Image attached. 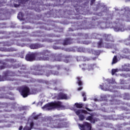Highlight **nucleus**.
<instances>
[{
  "label": "nucleus",
  "instance_id": "7ed1b4c3",
  "mask_svg": "<svg viewBox=\"0 0 130 130\" xmlns=\"http://www.w3.org/2000/svg\"><path fill=\"white\" fill-rule=\"evenodd\" d=\"M47 107H54V108H61L63 107L61 102H54L46 104L43 107V109L47 108Z\"/></svg>",
  "mask_w": 130,
  "mask_h": 130
},
{
  "label": "nucleus",
  "instance_id": "f8f14e48",
  "mask_svg": "<svg viewBox=\"0 0 130 130\" xmlns=\"http://www.w3.org/2000/svg\"><path fill=\"white\" fill-rule=\"evenodd\" d=\"M4 75L5 77H14L15 74V73L10 71H7L4 72Z\"/></svg>",
  "mask_w": 130,
  "mask_h": 130
},
{
  "label": "nucleus",
  "instance_id": "a18cd8bd",
  "mask_svg": "<svg viewBox=\"0 0 130 130\" xmlns=\"http://www.w3.org/2000/svg\"><path fill=\"white\" fill-rule=\"evenodd\" d=\"M81 90H83V87H80L78 88V91H81Z\"/></svg>",
  "mask_w": 130,
  "mask_h": 130
},
{
  "label": "nucleus",
  "instance_id": "c9c22d12",
  "mask_svg": "<svg viewBox=\"0 0 130 130\" xmlns=\"http://www.w3.org/2000/svg\"><path fill=\"white\" fill-rule=\"evenodd\" d=\"M125 10V13H126V12H128V11H129V8H128V7H125L124 8Z\"/></svg>",
  "mask_w": 130,
  "mask_h": 130
},
{
  "label": "nucleus",
  "instance_id": "7c9ffc66",
  "mask_svg": "<svg viewBox=\"0 0 130 130\" xmlns=\"http://www.w3.org/2000/svg\"><path fill=\"white\" fill-rule=\"evenodd\" d=\"M30 128L31 129H32V128H33V127L34 126V122L33 121L31 122L30 123Z\"/></svg>",
  "mask_w": 130,
  "mask_h": 130
},
{
  "label": "nucleus",
  "instance_id": "f3484780",
  "mask_svg": "<svg viewBox=\"0 0 130 130\" xmlns=\"http://www.w3.org/2000/svg\"><path fill=\"white\" fill-rule=\"evenodd\" d=\"M86 120H89L91 123H95V119L93 118L92 116H88L86 118Z\"/></svg>",
  "mask_w": 130,
  "mask_h": 130
},
{
  "label": "nucleus",
  "instance_id": "c85d7f7f",
  "mask_svg": "<svg viewBox=\"0 0 130 130\" xmlns=\"http://www.w3.org/2000/svg\"><path fill=\"white\" fill-rule=\"evenodd\" d=\"M116 72H117V70L112 69V76H114V75L115 74V73H116Z\"/></svg>",
  "mask_w": 130,
  "mask_h": 130
},
{
  "label": "nucleus",
  "instance_id": "49530a36",
  "mask_svg": "<svg viewBox=\"0 0 130 130\" xmlns=\"http://www.w3.org/2000/svg\"><path fill=\"white\" fill-rule=\"evenodd\" d=\"M87 100V97L84 96L83 98V101H86Z\"/></svg>",
  "mask_w": 130,
  "mask_h": 130
},
{
  "label": "nucleus",
  "instance_id": "09e8293b",
  "mask_svg": "<svg viewBox=\"0 0 130 130\" xmlns=\"http://www.w3.org/2000/svg\"><path fill=\"white\" fill-rule=\"evenodd\" d=\"M19 130H21V129H23V126H20L19 128Z\"/></svg>",
  "mask_w": 130,
  "mask_h": 130
},
{
  "label": "nucleus",
  "instance_id": "20e7f679",
  "mask_svg": "<svg viewBox=\"0 0 130 130\" xmlns=\"http://www.w3.org/2000/svg\"><path fill=\"white\" fill-rule=\"evenodd\" d=\"M20 94L23 98H26L30 95V88L27 86H23L20 89Z\"/></svg>",
  "mask_w": 130,
  "mask_h": 130
},
{
  "label": "nucleus",
  "instance_id": "39448f33",
  "mask_svg": "<svg viewBox=\"0 0 130 130\" xmlns=\"http://www.w3.org/2000/svg\"><path fill=\"white\" fill-rule=\"evenodd\" d=\"M81 130H92V126L90 123L85 122L83 124H79Z\"/></svg>",
  "mask_w": 130,
  "mask_h": 130
},
{
  "label": "nucleus",
  "instance_id": "0eeeda50",
  "mask_svg": "<svg viewBox=\"0 0 130 130\" xmlns=\"http://www.w3.org/2000/svg\"><path fill=\"white\" fill-rule=\"evenodd\" d=\"M30 49H38L39 48H42L44 47V45H42L39 43L31 44L29 45Z\"/></svg>",
  "mask_w": 130,
  "mask_h": 130
},
{
  "label": "nucleus",
  "instance_id": "4be33fe9",
  "mask_svg": "<svg viewBox=\"0 0 130 130\" xmlns=\"http://www.w3.org/2000/svg\"><path fill=\"white\" fill-rule=\"evenodd\" d=\"M118 60H117V56H114V57L113 58V60L112 62V64H114V63H116L117 62Z\"/></svg>",
  "mask_w": 130,
  "mask_h": 130
},
{
  "label": "nucleus",
  "instance_id": "864d4df0",
  "mask_svg": "<svg viewBox=\"0 0 130 130\" xmlns=\"http://www.w3.org/2000/svg\"><path fill=\"white\" fill-rule=\"evenodd\" d=\"M99 8V7H97V10H98Z\"/></svg>",
  "mask_w": 130,
  "mask_h": 130
},
{
  "label": "nucleus",
  "instance_id": "e433bc0d",
  "mask_svg": "<svg viewBox=\"0 0 130 130\" xmlns=\"http://www.w3.org/2000/svg\"><path fill=\"white\" fill-rule=\"evenodd\" d=\"M6 69V67L4 66H0V70H5Z\"/></svg>",
  "mask_w": 130,
  "mask_h": 130
},
{
  "label": "nucleus",
  "instance_id": "bb28decb",
  "mask_svg": "<svg viewBox=\"0 0 130 130\" xmlns=\"http://www.w3.org/2000/svg\"><path fill=\"white\" fill-rule=\"evenodd\" d=\"M0 46H9V45L7 44V42H3L0 43Z\"/></svg>",
  "mask_w": 130,
  "mask_h": 130
},
{
  "label": "nucleus",
  "instance_id": "c03bdc74",
  "mask_svg": "<svg viewBox=\"0 0 130 130\" xmlns=\"http://www.w3.org/2000/svg\"><path fill=\"white\" fill-rule=\"evenodd\" d=\"M2 28H4V24L0 23V29Z\"/></svg>",
  "mask_w": 130,
  "mask_h": 130
},
{
  "label": "nucleus",
  "instance_id": "37998d69",
  "mask_svg": "<svg viewBox=\"0 0 130 130\" xmlns=\"http://www.w3.org/2000/svg\"><path fill=\"white\" fill-rule=\"evenodd\" d=\"M106 46H108V48H111V46H110L109 44H107Z\"/></svg>",
  "mask_w": 130,
  "mask_h": 130
},
{
  "label": "nucleus",
  "instance_id": "de8ad7c7",
  "mask_svg": "<svg viewBox=\"0 0 130 130\" xmlns=\"http://www.w3.org/2000/svg\"><path fill=\"white\" fill-rule=\"evenodd\" d=\"M53 48H54V49H59V48L58 47H56V46H54Z\"/></svg>",
  "mask_w": 130,
  "mask_h": 130
},
{
  "label": "nucleus",
  "instance_id": "412c9836",
  "mask_svg": "<svg viewBox=\"0 0 130 130\" xmlns=\"http://www.w3.org/2000/svg\"><path fill=\"white\" fill-rule=\"evenodd\" d=\"M77 50L78 52H85V48L79 47L77 48Z\"/></svg>",
  "mask_w": 130,
  "mask_h": 130
},
{
  "label": "nucleus",
  "instance_id": "4c0bfd02",
  "mask_svg": "<svg viewBox=\"0 0 130 130\" xmlns=\"http://www.w3.org/2000/svg\"><path fill=\"white\" fill-rule=\"evenodd\" d=\"M100 87L102 90H104V85H100Z\"/></svg>",
  "mask_w": 130,
  "mask_h": 130
},
{
  "label": "nucleus",
  "instance_id": "2f4dec72",
  "mask_svg": "<svg viewBox=\"0 0 130 130\" xmlns=\"http://www.w3.org/2000/svg\"><path fill=\"white\" fill-rule=\"evenodd\" d=\"M23 130H31L30 127L28 126H25V127L23 128Z\"/></svg>",
  "mask_w": 130,
  "mask_h": 130
},
{
  "label": "nucleus",
  "instance_id": "a211bd4d",
  "mask_svg": "<svg viewBox=\"0 0 130 130\" xmlns=\"http://www.w3.org/2000/svg\"><path fill=\"white\" fill-rule=\"evenodd\" d=\"M65 59L64 60V62H66V63H68V62H70V60L72 59V56L71 55H66L65 56Z\"/></svg>",
  "mask_w": 130,
  "mask_h": 130
},
{
  "label": "nucleus",
  "instance_id": "2eb2a0df",
  "mask_svg": "<svg viewBox=\"0 0 130 130\" xmlns=\"http://www.w3.org/2000/svg\"><path fill=\"white\" fill-rule=\"evenodd\" d=\"M0 50L1 51H9V52H13V51H16V49L14 48H9L8 49H6L4 48H1Z\"/></svg>",
  "mask_w": 130,
  "mask_h": 130
},
{
  "label": "nucleus",
  "instance_id": "603ef678",
  "mask_svg": "<svg viewBox=\"0 0 130 130\" xmlns=\"http://www.w3.org/2000/svg\"><path fill=\"white\" fill-rule=\"evenodd\" d=\"M125 130H130V127H127Z\"/></svg>",
  "mask_w": 130,
  "mask_h": 130
},
{
  "label": "nucleus",
  "instance_id": "f704fd0d",
  "mask_svg": "<svg viewBox=\"0 0 130 130\" xmlns=\"http://www.w3.org/2000/svg\"><path fill=\"white\" fill-rule=\"evenodd\" d=\"M96 2V0H91L90 1V6H93L94 5V3Z\"/></svg>",
  "mask_w": 130,
  "mask_h": 130
},
{
  "label": "nucleus",
  "instance_id": "9d476101",
  "mask_svg": "<svg viewBox=\"0 0 130 130\" xmlns=\"http://www.w3.org/2000/svg\"><path fill=\"white\" fill-rule=\"evenodd\" d=\"M58 99L59 100H67L68 99V95L62 92H60L58 94Z\"/></svg>",
  "mask_w": 130,
  "mask_h": 130
},
{
  "label": "nucleus",
  "instance_id": "5701e85b",
  "mask_svg": "<svg viewBox=\"0 0 130 130\" xmlns=\"http://www.w3.org/2000/svg\"><path fill=\"white\" fill-rule=\"evenodd\" d=\"M78 116H79V119L82 121V120H84V119H85V116H84V115L83 114H79V115H77Z\"/></svg>",
  "mask_w": 130,
  "mask_h": 130
},
{
  "label": "nucleus",
  "instance_id": "c756f323",
  "mask_svg": "<svg viewBox=\"0 0 130 130\" xmlns=\"http://www.w3.org/2000/svg\"><path fill=\"white\" fill-rule=\"evenodd\" d=\"M93 36H95V37H93V38H95V39H98L99 38V37L100 35H97L96 34H94Z\"/></svg>",
  "mask_w": 130,
  "mask_h": 130
},
{
  "label": "nucleus",
  "instance_id": "ddd939ff",
  "mask_svg": "<svg viewBox=\"0 0 130 130\" xmlns=\"http://www.w3.org/2000/svg\"><path fill=\"white\" fill-rule=\"evenodd\" d=\"M75 113L77 115H79V114H81V113H84V114H90L88 111H86L85 110H77L75 111Z\"/></svg>",
  "mask_w": 130,
  "mask_h": 130
},
{
  "label": "nucleus",
  "instance_id": "6e6552de",
  "mask_svg": "<svg viewBox=\"0 0 130 130\" xmlns=\"http://www.w3.org/2000/svg\"><path fill=\"white\" fill-rule=\"evenodd\" d=\"M74 39L71 38H66L62 43L63 45H69L70 44H73L74 43Z\"/></svg>",
  "mask_w": 130,
  "mask_h": 130
},
{
  "label": "nucleus",
  "instance_id": "9b49d317",
  "mask_svg": "<svg viewBox=\"0 0 130 130\" xmlns=\"http://www.w3.org/2000/svg\"><path fill=\"white\" fill-rule=\"evenodd\" d=\"M31 74H32V75H35V76H42V75H43V71L32 70L31 72Z\"/></svg>",
  "mask_w": 130,
  "mask_h": 130
},
{
  "label": "nucleus",
  "instance_id": "3c124183",
  "mask_svg": "<svg viewBox=\"0 0 130 130\" xmlns=\"http://www.w3.org/2000/svg\"><path fill=\"white\" fill-rule=\"evenodd\" d=\"M55 60H57V61H60V59H55Z\"/></svg>",
  "mask_w": 130,
  "mask_h": 130
},
{
  "label": "nucleus",
  "instance_id": "f257e3e1",
  "mask_svg": "<svg viewBox=\"0 0 130 130\" xmlns=\"http://www.w3.org/2000/svg\"><path fill=\"white\" fill-rule=\"evenodd\" d=\"M50 58V51L44 50L39 52H29L25 56L27 61H34V60H49Z\"/></svg>",
  "mask_w": 130,
  "mask_h": 130
},
{
  "label": "nucleus",
  "instance_id": "cd10ccee",
  "mask_svg": "<svg viewBox=\"0 0 130 130\" xmlns=\"http://www.w3.org/2000/svg\"><path fill=\"white\" fill-rule=\"evenodd\" d=\"M123 52L124 53L128 54V53H130V51H129V49L125 48L123 50Z\"/></svg>",
  "mask_w": 130,
  "mask_h": 130
},
{
  "label": "nucleus",
  "instance_id": "a19ab883",
  "mask_svg": "<svg viewBox=\"0 0 130 130\" xmlns=\"http://www.w3.org/2000/svg\"><path fill=\"white\" fill-rule=\"evenodd\" d=\"M85 109H86L87 111H89V112L92 111V110L91 109H89V108L85 107Z\"/></svg>",
  "mask_w": 130,
  "mask_h": 130
},
{
  "label": "nucleus",
  "instance_id": "1a4fd4ad",
  "mask_svg": "<svg viewBox=\"0 0 130 130\" xmlns=\"http://www.w3.org/2000/svg\"><path fill=\"white\" fill-rule=\"evenodd\" d=\"M103 38L105 41H107V42L113 41V37L110 35L104 34L103 35Z\"/></svg>",
  "mask_w": 130,
  "mask_h": 130
},
{
  "label": "nucleus",
  "instance_id": "473e14b6",
  "mask_svg": "<svg viewBox=\"0 0 130 130\" xmlns=\"http://www.w3.org/2000/svg\"><path fill=\"white\" fill-rule=\"evenodd\" d=\"M39 116H40V115H37L34 116V119H36L37 120V119H38L39 118Z\"/></svg>",
  "mask_w": 130,
  "mask_h": 130
},
{
  "label": "nucleus",
  "instance_id": "a878e982",
  "mask_svg": "<svg viewBox=\"0 0 130 130\" xmlns=\"http://www.w3.org/2000/svg\"><path fill=\"white\" fill-rule=\"evenodd\" d=\"M80 57L81 58H83V61H89V60H90L91 59L89 58H88L87 57L82 56V57Z\"/></svg>",
  "mask_w": 130,
  "mask_h": 130
},
{
  "label": "nucleus",
  "instance_id": "79ce46f5",
  "mask_svg": "<svg viewBox=\"0 0 130 130\" xmlns=\"http://www.w3.org/2000/svg\"><path fill=\"white\" fill-rule=\"evenodd\" d=\"M2 81H5V80H4V77H2L0 75V82H2Z\"/></svg>",
  "mask_w": 130,
  "mask_h": 130
},
{
  "label": "nucleus",
  "instance_id": "ea45409f",
  "mask_svg": "<svg viewBox=\"0 0 130 130\" xmlns=\"http://www.w3.org/2000/svg\"><path fill=\"white\" fill-rule=\"evenodd\" d=\"M82 96L83 97H86V93L84 92H82Z\"/></svg>",
  "mask_w": 130,
  "mask_h": 130
},
{
  "label": "nucleus",
  "instance_id": "8fccbe9b",
  "mask_svg": "<svg viewBox=\"0 0 130 130\" xmlns=\"http://www.w3.org/2000/svg\"><path fill=\"white\" fill-rule=\"evenodd\" d=\"M50 69H53L54 68V67L53 66H49V67Z\"/></svg>",
  "mask_w": 130,
  "mask_h": 130
},
{
  "label": "nucleus",
  "instance_id": "5fc2aeb1",
  "mask_svg": "<svg viewBox=\"0 0 130 130\" xmlns=\"http://www.w3.org/2000/svg\"><path fill=\"white\" fill-rule=\"evenodd\" d=\"M71 28H69V30H70V31H71Z\"/></svg>",
  "mask_w": 130,
  "mask_h": 130
},
{
  "label": "nucleus",
  "instance_id": "423d86ee",
  "mask_svg": "<svg viewBox=\"0 0 130 130\" xmlns=\"http://www.w3.org/2000/svg\"><path fill=\"white\" fill-rule=\"evenodd\" d=\"M82 67H84L85 68H82V70H88V71H93L94 70V67L96 66L95 63L93 64H88L87 67H86L87 64L84 63L81 64Z\"/></svg>",
  "mask_w": 130,
  "mask_h": 130
},
{
  "label": "nucleus",
  "instance_id": "aec40b11",
  "mask_svg": "<svg viewBox=\"0 0 130 130\" xmlns=\"http://www.w3.org/2000/svg\"><path fill=\"white\" fill-rule=\"evenodd\" d=\"M75 106H76V108H79V109H81V108H83V106H84V104L80 103H76L75 104Z\"/></svg>",
  "mask_w": 130,
  "mask_h": 130
},
{
  "label": "nucleus",
  "instance_id": "393cba45",
  "mask_svg": "<svg viewBox=\"0 0 130 130\" xmlns=\"http://www.w3.org/2000/svg\"><path fill=\"white\" fill-rule=\"evenodd\" d=\"M23 17H24V14H23L21 12H19L17 16L18 19H19V20H21V19H22Z\"/></svg>",
  "mask_w": 130,
  "mask_h": 130
},
{
  "label": "nucleus",
  "instance_id": "f03ea898",
  "mask_svg": "<svg viewBox=\"0 0 130 130\" xmlns=\"http://www.w3.org/2000/svg\"><path fill=\"white\" fill-rule=\"evenodd\" d=\"M67 122L63 121V119H57L50 121L48 126L52 128H60L64 127Z\"/></svg>",
  "mask_w": 130,
  "mask_h": 130
},
{
  "label": "nucleus",
  "instance_id": "b1692460",
  "mask_svg": "<svg viewBox=\"0 0 130 130\" xmlns=\"http://www.w3.org/2000/svg\"><path fill=\"white\" fill-rule=\"evenodd\" d=\"M29 0H18V2L19 4H20L21 5V4L22 5L25 4L26 3H27V2H28Z\"/></svg>",
  "mask_w": 130,
  "mask_h": 130
},
{
  "label": "nucleus",
  "instance_id": "4468645a",
  "mask_svg": "<svg viewBox=\"0 0 130 130\" xmlns=\"http://www.w3.org/2000/svg\"><path fill=\"white\" fill-rule=\"evenodd\" d=\"M50 75H54L57 76V75H58V72L49 71L46 72V76H47V77H49Z\"/></svg>",
  "mask_w": 130,
  "mask_h": 130
},
{
  "label": "nucleus",
  "instance_id": "72a5a7b5",
  "mask_svg": "<svg viewBox=\"0 0 130 130\" xmlns=\"http://www.w3.org/2000/svg\"><path fill=\"white\" fill-rule=\"evenodd\" d=\"M94 52L95 55H100V51H95Z\"/></svg>",
  "mask_w": 130,
  "mask_h": 130
},
{
  "label": "nucleus",
  "instance_id": "6ab92c4d",
  "mask_svg": "<svg viewBox=\"0 0 130 130\" xmlns=\"http://www.w3.org/2000/svg\"><path fill=\"white\" fill-rule=\"evenodd\" d=\"M77 84H78V85H79L80 87H82L83 86V82H82V80H81V78L78 77L77 78Z\"/></svg>",
  "mask_w": 130,
  "mask_h": 130
},
{
  "label": "nucleus",
  "instance_id": "dca6fc26",
  "mask_svg": "<svg viewBox=\"0 0 130 130\" xmlns=\"http://www.w3.org/2000/svg\"><path fill=\"white\" fill-rule=\"evenodd\" d=\"M104 46V43H103V39L101 38L100 41L98 42V48H102Z\"/></svg>",
  "mask_w": 130,
  "mask_h": 130
},
{
  "label": "nucleus",
  "instance_id": "58836bf2",
  "mask_svg": "<svg viewBox=\"0 0 130 130\" xmlns=\"http://www.w3.org/2000/svg\"><path fill=\"white\" fill-rule=\"evenodd\" d=\"M20 4H14V6L15 8H18V7H20Z\"/></svg>",
  "mask_w": 130,
  "mask_h": 130
}]
</instances>
